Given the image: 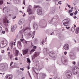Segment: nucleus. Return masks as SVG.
<instances>
[{
	"label": "nucleus",
	"instance_id": "nucleus-61",
	"mask_svg": "<svg viewBox=\"0 0 79 79\" xmlns=\"http://www.w3.org/2000/svg\"><path fill=\"white\" fill-rule=\"evenodd\" d=\"M71 30H72V31H74L75 29H74V28H73V31L72 30V29H71Z\"/></svg>",
	"mask_w": 79,
	"mask_h": 79
},
{
	"label": "nucleus",
	"instance_id": "nucleus-55",
	"mask_svg": "<svg viewBox=\"0 0 79 79\" xmlns=\"http://www.w3.org/2000/svg\"><path fill=\"white\" fill-rule=\"evenodd\" d=\"M20 40L22 42H23V39H20Z\"/></svg>",
	"mask_w": 79,
	"mask_h": 79
},
{
	"label": "nucleus",
	"instance_id": "nucleus-45",
	"mask_svg": "<svg viewBox=\"0 0 79 79\" xmlns=\"http://www.w3.org/2000/svg\"><path fill=\"white\" fill-rule=\"evenodd\" d=\"M73 18L74 19H76L77 18V17H76V16H74Z\"/></svg>",
	"mask_w": 79,
	"mask_h": 79
},
{
	"label": "nucleus",
	"instance_id": "nucleus-53",
	"mask_svg": "<svg viewBox=\"0 0 79 79\" xmlns=\"http://www.w3.org/2000/svg\"><path fill=\"white\" fill-rule=\"evenodd\" d=\"M27 29L30 30V29H31V28H30V27H27Z\"/></svg>",
	"mask_w": 79,
	"mask_h": 79
},
{
	"label": "nucleus",
	"instance_id": "nucleus-58",
	"mask_svg": "<svg viewBox=\"0 0 79 79\" xmlns=\"http://www.w3.org/2000/svg\"><path fill=\"white\" fill-rule=\"evenodd\" d=\"M8 55H10V52H8Z\"/></svg>",
	"mask_w": 79,
	"mask_h": 79
},
{
	"label": "nucleus",
	"instance_id": "nucleus-62",
	"mask_svg": "<svg viewBox=\"0 0 79 79\" xmlns=\"http://www.w3.org/2000/svg\"><path fill=\"white\" fill-rule=\"evenodd\" d=\"M16 16H15L14 18H13V19H15V18H16Z\"/></svg>",
	"mask_w": 79,
	"mask_h": 79
},
{
	"label": "nucleus",
	"instance_id": "nucleus-20",
	"mask_svg": "<svg viewBox=\"0 0 79 79\" xmlns=\"http://www.w3.org/2000/svg\"><path fill=\"white\" fill-rule=\"evenodd\" d=\"M35 51V49H33L32 50H31L30 51V53L31 55V54H32V53H33V52H34Z\"/></svg>",
	"mask_w": 79,
	"mask_h": 79
},
{
	"label": "nucleus",
	"instance_id": "nucleus-48",
	"mask_svg": "<svg viewBox=\"0 0 79 79\" xmlns=\"http://www.w3.org/2000/svg\"><path fill=\"white\" fill-rule=\"evenodd\" d=\"M54 79H58V78L56 77H54Z\"/></svg>",
	"mask_w": 79,
	"mask_h": 79
},
{
	"label": "nucleus",
	"instance_id": "nucleus-36",
	"mask_svg": "<svg viewBox=\"0 0 79 79\" xmlns=\"http://www.w3.org/2000/svg\"><path fill=\"white\" fill-rule=\"evenodd\" d=\"M38 6H35L34 7L35 8H37V7H38Z\"/></svg>",
	"mask_w": 79,
	"mask_h": 79
},
{
	"label": "nucleus",
	"instance_id": "nucleus-39",
	"mask_svg": "<svg viewBox=\"0 0 79 79\" xmlns=\"http://www.w3.org/2000/svg\"><path fill=\"white\" fill-rule=\"evenodd\" d=\"M13 62H11L10 64V66H11L13 64Z\"/></svg>",
	"mask_w": 79,
	"mask_h": 79
},
{
	"label": "nucleus",
	"instance_id": "nucleus-51",
	"mask_svg": "<svg viewBox=\"0 0 79 79\" xmlns=\"http://www.w3.org/2000/svg\"><path fill=\"white\" fill-rule=\"evenodd\" d=\"M1 60H2V57L0 56V62L1 61Z\"/></svg>",
	"mask_w": 79,
	"mask_h": 79
},
{
	"label": "nucleus",
	"instance_id": "nucleus-31",
	"mask_svg": "<svg viewBox=\"0 0 79 79\" xmlns=\"http://www.w3.org/2000/svg\"><path fill=\"white\" fill-rule=\"evenodd\" d=\"M2 34H5V31H2Z\"/></svg>",
	"mask_w": 79,
	"mask_h": 79
},
{
	"label": "nucleus",
	"instance_id": "nucleus-3",
	"mask_svg": "<svg viewBox=\"0 0 79 79\" xmlns=\"http://www.w3.org/2000/svg\"><path fill=\"white\" fill-rule=\"evenodd\" d=\"M69 23V20L67 19L64 20L63 21V24L64 26H68V24Z\"/></svg>",
	"mask_w": 79,
	"mask_h": 79
},
{
	"label": "nucleus",
	"instance_id": "nucleus-2",
	"mask_svg": "<svg viewBox=\"0 0 79 79\" xmlns=\"http://www.w3.org/2000/svg\"><path fill=\"white\" fill-rule=\"evenodd\" d=\"M3 23L5 26H8V23H9V21L7 19H4L3 20Z\"/></svg>",
	"mask_w": 79,
	"mask_h": 79
},
{
	"label": "nucleus",
	"instance_id": "nucleus-11",
	"mask_svg": "<svg viewBox=\"0 0 79 79\" xmlns=\"http://www.w3.org/2000/svg\"><path fill=\"white\" fill-rule=\"evenodd\" d=\"M35 18V17L33 16H30V17H28V19L30 21H31L32 19H34Z\"/></svg>",
	"mask_w": 79,
	"mask_h": 79
},
{
	"label": "nucleus",
	"instance_id": "nucleus-10",
	"mask_svg": "<svg viewBox=\"0 0 79 79\" xmlns=\"http://www.w3.org/2000/svg\"><path fill=\"white\" fill-rule=\"evenodd\" d=\"M1 42H2V43L5 46H6L7 45V44H8V41H7V40H3L1 41Z\"/></svg>",
	"mask_w": 79,
	"mask_h": 79
},
{
	"label": "nucleus",
	"instance_id": "nucleus-22",
	"mask_svg": "<svg viewBox=\"0 0 79 79\" xmlns=\"http://www.w3.org/2000/svg\"><path fill=\"white\" fill-rule=\"evenodd\" d=\"M13 42L12 41L10 42V45L11 46L12 48H13Z\"/></svg>",
	"mask_w": 79,
	"mask_h": 79
},
{
	"label": "nucleus",
	"instance_id": "nucleus-23",
	"mask_svg": "<svg viewBox=\"0 0 79 79\" xmlns=\"http://www.w3.org/2000/svg\"><path fill=\"white\" fill-rule=\"evenodd\" d=\"M23 24V23L22 22V21H21V20H19V23H18V24H19L20 25L21 24Z\"/></svg>",
	"mask_w": 79,
	"mask_h": 79
},
{
	"label": "nucleus",
	"instance_id": "nucleus-28",
	"mask_svg": "<svg viewBox=\"0 0 79 79\" xmlns=\"http://www.w3.org/2000/svg\"><path fill=\"white\" fill-rule=\"evenodd\" d=\"M27 61L28 63H31V60H30V59H29L27 58Z\"/></svg>",
	"mask_w": 79,
	"mask_h": 79
},
{
	"label": "nucleus",
	"instance_id": "nucleus-25",
	"mask_svg": "<svg viewBox=\"0 0 79 79\" xmlns=\"http://www.w3.org/2000/svg\"><path fill=\"white\" fill-rule=\"evenodd\" d=\"M9 56L10 57V59L11 60V58L13 57V55L11 54H10V55H9Z\"/></svg>",
	"mask_w": 79,
	"mask_h": 79
},
{
	"label": "nucleus",
	"instance_id": "nucleus-7",
	"mask_svg": "<svg viewBox=\"0 0 79 79\" xmlns=\"http://www.w3.org/2000/svg\"><path fill=\"white\" fill-rule=\"evenodd\" d=\"M27 11L29 15H32V10L30 8H28Z\"/></svg>",
	"mask_w": 79,
	"mask_h": 79
},
{
	"label": "nucleus",
	"instance_id": "nucleus-59",
	"mask_svg": "<svg viewBox=\"0 0 79 79\" xmlns=\"http://www.w3.org/2000/svg\"><path fill=\"white\" fill-rule=\"evenodd\" d=\"M76 27V25H74V27Z\"/></svg>",
	"mask_w": 79,
	"mask_h": 79
},
{
	"label": "nucleus",
	"instance_id": "nucleus-6",
	"mask_svg": "<svg viewBox=\"0 0 79 79\" xmlns=\"http://www.w3.org/2000/svg\"><path fill=\"white\" fill-rule=\"evenodd\" d=\"M38 55H39V52H35L34 56H32V59H34L35 57H37Z\"/></svg>",
	"mask_w": 79,
	"mask_h": 79
},
{
	"label": "nucleus",
	"instance_id": "nucleus-54",
	"mask_svg": "<svg viewBox=\"0 0 79 79\" xmlns=\"http://www.w3.org/2000/svg\"><path fill=\"white\" fill-rule=\"evenodd\" d=\"M28 69H30V68L29 67V65L28 66Z\"/></svg>",
	"mask_w": 79,
	"mask_h": 79
},
{
	"label": "nucleus",
	"instance_id": "nucleus-21",
	"mask_svg": "<svg viewBox=\"0 0 79 79\" xmlns=\"http://www.w3.org/2000/svg\"><path fill=\"white\" fill-rule=\"evenodd\" d=\"M18 45H19V46L20 47H21L22 45H21V41H18Z\"/></svg>",
	"mask_w": 79,
	"mask_h": 79
},
{
	"label": "nucleus",
	"instance_id": "nucleus-29",
	"mask_svg": "<svg viewBox=\"0 0 79 79\" xmlns=\"http://www.w3.org/2000/svg\"><path fill=\"white\" fill-rule=\"evenodd\" d=\"M15 29H14V28L13 27H12L11 28V31L12 32H13V31H15Z\"/></svg>",
	"mask_w": 79,
	"mask_h": 79
},
{
	"label": "nucleus",
	"instance_id": "nucleus-52",
	"mask_svg": "<svg viewBox=\"0 0 79 79\" xmlns=\"http://www.w3.org/2000/svg\"><path fill=\"white\" fill-rule=\"evenodd\" d=\"M68 7H69V8H71V6H70V5H68Z\"/></svg>",
	"mask_w": 79,
	"mask_h": 79
},
{
	"label": "nucleus",
	"instance_id": "nucleus-4",
	"mask_svg": "<svg viewBox=\"0 0 79 79\" xmlns=\"http://www.w3.org/2000/svg\"><path fill=\"white\" fill-rule=\"evenodd\" d=\"M49 55L50 56H51V57H52L53 58H56L55 54L54 52H51L50 53H49Z\"/></svg>",
	"mask_w": 79,
	"mask_h": 79
},
{
	"label": "nucleus",
	"instance_id": "nucleus-40",
	"mask_svg": "<svg viewBox=\"0 0 79 79\" xmlns=\"http://www.w3.org/2000/svg\"><path fill=\"white\" fill-rule=\"evenodd\" d=\"M2 26H0V31H2Z\"/></svg>",
	"mask_w": 79,
	"mask_h": 79
},
{
	"label": "nucleus",
	"instance_id": "nucleus-15",
	"mask_svg": "<svg viewBox=\"0 0 79 79\" xmlns=\"http://www.w3.org/2000/svg\"><path fill=\"white\" fill-rule=\"evenodd\" d=\"M0 47L1 48H3L5 47L2 42L0 44Z\"/></svg>",
	"mask_w": 79,
	"mask_h": 79
},
{
	"label": "nucleus",
	"instance_id": "nucleus-41",
	"mask_svg": "<svg viewBox=\"0 0 79 79\" xmlns=\"http://www.w3.org/2000/svg\"><path fill=\"white\" fill-rule=\"evenodd\" d=\"M23 4L24 5H25V0H24L23 1Z\"/></svg>",
	"mask_w": 79,
	"mask_h": 79
},
{
	"label": "nucleus",
	"instance_id": "nucleus-60",
	"mask_svg": "<svg viewBox=\"0 0 79 79\" xmlns=\"http://www.w3.org/2000/svg\"><path fill=\"white\" fill-rule=\"evenodd\" d=\"M19 12H20V13H23V12H22V11H20Z\"/></svg>",
	"mask_w": 79,
	"mask_h": 79
},
{
	"label": "nucleus",
	"instance_id": "nucleus-32",
	"mask_svg": "<svg viewBox=\"0 0 79 79\" xmlns=\"http://www.w3.org/2000/svg\"><path fill=\"white\" fill-rule=\"evenodd\" d=\"M55 9H53L52 11V13H55Z\"/></svg>",
	"mask_w": 79,
	"mask_h": 79
},
{
	"label": "nucleus",
	"instance_id": "nucleus-18",
	"mask_svg": "<svg viewBox=\"0 0 79 79\" xmlns=\"http://www.w3.org/2000/svg\"><path fill=\"white\" fill-rule=\"evenodd\" d=\"M33 26L34 28H37V27H38L37 25V24H33Z\"/></svg>",
	"mask_w": 79,
	"mask_h": 79
},
{
	"label": "nucleus",
	"instance_id": "nucleus-12",
	"mask_svg": "<svg viewBox=\"0 0 79 79\" xmlns=\"http://www.w3.org/2000/svg\"><path fill=\"white\" fill-rule=\"evenodd\" d=\"M5 78L6 79H10L12 78V75H10L9 76H6Z\"/></svg>",
	"mask_w": 79,
	"mask_h": 79
},
{
	"label": "nucleus",
	"instance_id": "nucleus-14",
	"mask_svg": "<svg viewBox=\"0 0 79 79\" xmlns=\"http://www.w3.org/2000/svg\"><path fill=\"white\" fill-rule=\"evenodd\" d=\"M67 74H68V76L69 77H71V76L72 75V74H71V72L70 71H68L67 72Z\"/></svg>",
	"mask_w": 79,
	"mask_h": 79
},
{
	"label": "nucleus",
	"instance_id": "nucleus-26",
	"mask_svg": "<svg viewBox=\"0 0 79 79\" xmlns=\"http://www.w3.org/2000/svg\"><path fill=\"white\" fill-rule=\"evenodd\" d=\"M3 3V0L0 1V5H2Z\"/></svg>",
	"mask_w": 79,
	"mask_h": 79
},
{
	"label": "nucleus",
	"instance_id": "nucleus-13",
	"mask_svg": "<svg viewBox=\"0 0 79 79\" xmlns=\"http://www.w3.org/2000/svg\"><path fill=\"white\" fill-rule=\"evenodd\" d=\"M5 68V66L4 64H2L0 65V69L1 70H3Z\"/></svg>",
	"mask_w": 79,
	"mask_h": 79
},
{
	"label": "nucleus",
	"instance_id": "nucleus-38",
	"mask_svg": "<svg viewBox=\"0 0 79 79\" xmlns=\"http://www.w3.org/2000/svg\"><path fill=\"white\" fill-rule=\"evenodd\" d=\"M73 64H76V62H75V61H73V63H72Z\"/></svg>",
	"mask_w": 79,
	"mask_h": 79
},
{
	"label": "nucleus",
	"instance_id": "nucleus-57",
	"mask_svg": "<svg viewBox=\"0 0 79 79\" xmlns=\"http://www.w3.org/2000/svg\"><path fill=\"white\" fill-rule=\"evenodd\" d=\"M15 43H16L15 42H14V45H16V44H15Z\"/></svg>",
	"mask_w": 79,
	"mask_h": 79
},
{
	"label": "nucleus",
	"instance_id": "nucleus-64",
	"mask_svg": "<svg viewBox=\"0 0 79 79\" xmlns=\"http://www.w3.org/2000/svg\"><path fill=\"white\" fill-rule=\"evenodd\" d=\"M25 43L26 44H27V41H25Z\"/></svg>",
	"mask_w": 79,
	"mask_h": 79
},
{
	"label": "nucleus",
	"instance_id": "nucleus-47",
	"mask_svg": "<svg viewBox=\"0 0 79 79\" xmlns=\"http://www.w3.org/2000/svg\"><path fill=\"white\" fill-rule=\"evenodd\" d=\"M70 15V16H73V13H71Z\"/></svg>",
	"mask_w": 79,
	"mask_h": 79
},
{
	"label": "nucleus",
	"instance_id": "nucleus-43",
	"mask_svg": "<svg viewBox=\"0 0 79 79\" xmlns=\"http://www.w3.org/2000/svg\"><path fill=\"white\" fill-rule=\"evenodd\" d=\"M15 60H18V57H15Z\"/></svg>",
	"mask_w": 79,
	"mask_h": 79
},
{
	"label": "nucleus",
	"instance_id": "nucleus-50",
	"mask_svg": "<svg viewBox=\"0 0 79 79\" xmlns=\"http://www.w3.org/2000/svg\"><path fill=\"white\" fill-rule=\"evenodd\" d=\"M25 15H26V14H25V13H24V15H23V16L24 17L25 16Z\"/></svg>",
	"mask_w": 79,
	"mask_h": 79
},
{
	"label": "nucleus",
	"instance_id": "nucleus-34",
	"mask_svg": "<svg viewBox=\"0 0 79 79\" xmlns=\"http://www.w3.org/2000/svg\"><path fill=\"white\" fill-rule=\"evenodd\" d=\"M77 10H76L75 12V15H77Z\"/></svg>",
	"mask_w": 79,
	"mask_h": 79
},
{
	"label": "nucleus",
	"instance_id": "nucleus-35",
	"mask_svg": "<svg viewBox=\"0 0 79 79\" xmlns=\"http://www.w3.org/2000/svg\"><path fill=\"white\" fill-rule=\"evenodd\" d=\"M37 64H36V65H37V64H38V65L39 66V61H37Z\"/></svg>",
	"mask_w": 79,
	"mask_h": 79
},
{
	"label": "nucleus",
	"instance_id": "nucleus-33",
	"mask_svg": "<svg viewBox=\"0 0 79 79\" xmlns=\"http://www.w3.org/2000/svg\"><path fill=\"white\" fill-rule=\"evenodd\" d=\"M68 11L69 12V13H71V12L73 11V10H69Z\"/></svg>",
	"mask_w": 79,
	"mask_h": 79
},
{
	"label": "nucleus",
	"instance_id": "nucleus-19",
	"mask_svg": "<svg viewBox=\"0 0 79 79\" xmlns=\"http://www.w3.org/2000/svg\"><path fill=\"white\" fill-rule=\"evenodd\" d=\"M45 77V74H43L42 75V76L41 77V79H44Z\"/></svg>",
	"mask_w": 79,
	"mask_h": 79
},
{
	"label": "nucleus",
	"instance_id": "nucleus-5",
	"mask_svg": "<svg viewBox=\"0 0 79 79\" xmlns=\"http://www.w3.org/2000/svg\"><path fill=\"white\" fill-rule=\"evenodd\" d=\"M64 48L66 50H68L69 48V45L67 44H65L63 46Z\"/></svg>",
	"mask_w": 79,
	"mask_h": 79
},
{
	"label": "nucleus",
	"instance_id": "nucleus-1",
	"mask_svg": "<svg viewBox=\"0 0 79 79\" xmlns=\"http://www.w3.org/2000/svg\"><path fill=\"white\" fill-rule=\"evenodd\" d=\"M73 73L74 74H76L77 73H79V69L77 67H75L73 70Z\"/></svg>",
	"mask_w": 79,
	"mask_h": 79
},
{
	"label": "nucleus",
	"instance_id": "nucleus-9",
	"mask_svg": "<svg viewBox=\"0 0 79 79\" xmlns=\"http://www.w3.org/2000/svg\"><path fill=\"white\" fill-rule=\"evenodd\" d=\"M42 8H40V10L39 9L38 10H37V14L39 15H40L42 14Z\"/></svg>",
	"mask_w": 79,
	"mask_h": 79
},
{
	"label": "nucleus",
	"instance_id": "nucleus-8",
	"mask_svg": "<svg viewBox=\"0 0 79 79\" xmlns=\"http://www.w3.org/2000/svg\"><path fill=\"white\" fill-rule=\"evenodd\" d=\"M23 55H25L28 52V49L26 48L23 50Z\"/></svg>",
	"mask_w": 79,
	"mask_h": 79
},
{
	"label": "nucleus",
	"instance_id": "nucleus-49",
	"mask_svg": "<svg viewBox=\"0 0 79 79\" xmlns=\"http://www.w3.org/2000/svg\"><path fill=\"white\" fill-rule=\"evenodd\" d=\"M58 3L59 4H60V5H61V2H58Z\"/></svg>",
	"mask_w": 79,
	"mask_h": 79
},
{
	"label": "nucleus",
	"instance_id": "nucleus-63",
	"mask_svg": "<svg viewBox=\"0 0 79 79\" xmlns=\"http://www.w3.org/2000/svg\"><path fill=\"white\" fill-rule=\"evenodd\" d=\"M74 41L75 42V43H76L77 42H76V40H74Z\"/></svg>",
	"mask_w": 79,
	"mask_h": 79
},
{
	"label": "nucleus",
	"instance_id": "nucleus-27",
	"mask_svg": "<svg viewBox=\"0 0 79 79\" xmlns=\"http://www.w3.org/2000/svg\"><path fill=\"white\" fill-rule=\"evenodd\" d=\"M45 42H46V41H44V40H43L41 42V44H43L44 45V44H43V43H45Z\"/></svg>",
	"mask_w": 79,
	"mask_h": 79
},
{
	"label": "nucleus",
	"instance_id": "nucleus-46",
	"mask_svg": "<svg viewBox=\"0 0 79 79\" xmlns=\"http://www.w3.org/2000/svg\"><path fill=\"white\" fill-rule=\"evenodd\" d=\"M33 48H35V49L37 47L36 46H34L33 47Z\"/></svg>",
	"mask_w": 79,
	"mask_h": 79
},
{
	"label": "nucleus",
	"instance_id": "nucleus-37",
	"mask_svg": "<svg viewBox=\"0 0 79 79\" xmlns=\"http://www.w3.org/2000/svg\"><path fill=\"white\" fill-rule=\"evenodd\" d=\"M4 52H5V51L4 50H2V53H4Z\"/></svg>",
	"mask_w": 79,
	"mask_h": 79
},
{
	"label": "nucleus",
	"instance_id": "nucleus-44",
	"mask_svg": "<svg viewBox=\"0 0 79 79\" xmlns=\"http://www.w3.org/2000/svg\"><path fill=\"white\" fill-rule=\"evenodd\" d=\"M20 69L21 70H22V71H24V68H21Z\"/></svg>",
	"mask_w": 79,
	"mask_h": 79
},
{
	"label": "nucleus",
	"instance_id": "nucleus-24",
	"mask_svg": "<svg viewBox=\"0 0 79 79\" xmlns=\"http://www.w3.org/2000/svg\"><path fill=\"white\" fill-rule=\"evenodd\" d=\"M13 27L14 28V29H16L17 27V26L16 25H14Z\"/></svg>",
	"mask_w": 79,
	"mask_h": 79
},
{
	"label": "nucleus",
	"instance_id": "nucleus-42",
	"mask_svg": "<svg viewBox=\"0 0 79 79\" xmlns=\"http://www.w3.org/2000/svg\"><path fill=\"white\" fill-rule=\"evenodd\" d=\"M64 53L65 55H66V54H67V52H64Z\"/></svg>",
	"mask_w": 79,
	"mask_h": 79
},
{
	"label": "nucleus",
	"instance_id": "nucleus-56",
	"mask_svg": "<svg viewBox=\"0 0 79 79\" xmlns=\"http://www.w3.org/2000/svg\"><path fill=\"white\" fill-rule=\"evenodd\" d=\"M7 50H10V48L8 47L7 49Z\"/></svg>",
	"mask_w": 79,
	"mask_h": 79
},
{
	"label": "nucleus",
	"instance_id": "nucleus-30",
	"mask_svg": "<svg viewBox=\"0 0 79 79\" xmlns=\"http://www.w3.org/2000/svg\"><path fill=\"white\" fill-rule=\"evenodd\" d=\"M5 31L7 32H8V28H6Z\"/></svg>",
	"mask_w": 79,
	"mask_h": 79
},
{
	"label": "nucleus",
	"instance_id": "nucleus-17",
	"mask_svg": "<svg viewBox=\"0 0 79 79\" xmlns=\"http://www.w3.org/2000/svg\"><path fill=\"white\" fill-rule=\"evenodd\" d=\"M15 53L16 54V55H15V56H18V54L19 53V51L15 50Z\"/></svg>",
	"mask_w": 79,
	"mask_h": 79
},
{
	"label": "nucleus",
	"instance_id": "nucleus-16",
	"mask_svg": "<svg viewBox=\"0 0 79 79\" xmlns=\"http://www.w3.org/2000/svg\"><path fill=\"white\" fill-rule=\"evenodd\" d=\"M76 34H78L79 33V27H77L76 29Z\"/></svg>",
	"mask_w": 79,
	"mask_h": 79
}]
</instances>
